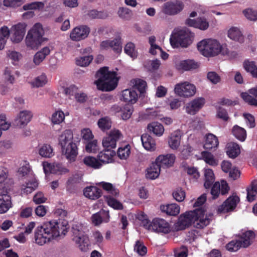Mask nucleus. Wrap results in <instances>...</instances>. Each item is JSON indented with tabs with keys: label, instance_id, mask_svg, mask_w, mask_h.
Instances as JSON below:
<instances>
[{
	"label": "nucleus",
	"instance_id": "2eb2a0df",
	"mask_svg": "<svg viewBox=\"0 0 257 257\" xmlns=\"http://www.w3.org/2000/svg\"><path fill=\"white\" fill-rule=\"evenodd\" d=\"M185 24L189 27L205 31L209 28V22L204 17H198L196 19L188 18L185 20Z\"/></svg>",
	"mask_w": 257,
	"mask_h": 257
},
{
	"label": "nucleus",
	"instance_id": "c85d7f7f",
	"mask_svg": "<svg viewBox=\"0 0 257 257\" xmlns=\"http://www.w3.org/2000/svg\"><path fill=\"white\" fill-rule=\"evenodd\" d=\"M11 207V197L7 194L0 195V214L7 212Z\"/></svg>",
	"mask_w": 257,
	"mask_h": 257
},
{
	"label": "nucleus",
	"instance_id": "473e14b6",
	"mask_svg": "<svg viewBox=\"0 0 257 257\" xmlns=\"http://www.w3.org/2000/svg\"><path fill=\"white\" fill-rule=\"evenodd\" d=\"M50 50L48 47L43 48L41 50L37 52L34 56L33 62L37 65H39L50 54Z\"/></svg>",
	"mask_w": 257,
	"mask_h": 257
},
{
	"label": "nucleus",
	"instance_id": "c03bdc74",
	"mask_svg": "<svg viewBox=\"0 0 257 257\" xmlns=\"http://www.w3.org/2000/svg\"><path fill=\"white\" fill-rule=\"evenodd\" d=\"M40 156L45 158H51L54 156L53 150L50 145L44 144L39 150Z\"/></svg>",
	"mask_w": 257,
	"mask_h": 257
},
{
	"label": "nucleus",
	"instance_id": "09e8293b",
	"mask_svg": "<svg viewBox=\"0 0 257 257\" xmlns=\"http://www.w3.org/2000/svg\"><path fill=\"white\" fill-rule=\"evenodd\" d=\"M201 156L205 162L210 165L215 166L217 165L218 161L214 159L213 155L207 151H203Z\"/></svg>",
	"mask_w": 257,
	"mask_h": 257
},
{
	"label": "nucleus",
	"instance_id": "13d9d810",
	"mask_svg": "<svg viewBox=\"0 0 257 257\" xmlns=\"http://www.w3.org/2000/svg\"><path fill=\"white\" fill-rule=\"evenodd\" d=\"M134 250L136 251L139 255L141 256L145 255L147 252V247L144 245L142 241L137 240L134 246Z\"/></svg>",
	"mask_w": 257,
	"mask_h": 257
},
{
	"label": "nucleus",
	"instance_id": "4d7b16f0",
	"mask_svg": "<svg viewBox=\"0 0 257 257\" xmlns=\"http://www.w3.org/2000/svg\"><path fill=\"white\" fill-rule=\"evenodd\" d=\"M93 59V58L92 55L80 57L76 59V63L77 65L82 67L86 66L90 63Z\"/></svg>",
	"mask_w": 257,
	"mask_h": 257
},
{
	"label": "nucleus",
	"instance_id": "de8ad7c7",
	"mask_svg": "<svg viewBox=\"0 0 257 257\" xmlns=\"http://www.w3.org/2000/svg\"><path fill=\"white\" fill-rule=\"evenodd\" d=\"M98 185L102 187V188L105 191H108L112 195L115 196H117L119 194V191L117 189L115 188L113 185L108 182H101L98 183Z\"/></svg>",
	"mask_w": 257,
	"mask_h": 257
},
{
	"label": "nucleus",
	"instance_id": "6ab92c4d",
	"mask_svg": "<svg viewBox=\"0 0 257 257\" xmlns=\"http://www.w3.org/2000/svg\"><path fill=\"white\" fill-rule=\"evenodd\" d=\"M219 141L217 137L211 133H208L205 136L203 148L205 150H215L218 148Z\"/></svg>",
	"mask_w": 257,
	"mask_h": 257
},
{
	"label": "nucleus",
	"instance_id": "680f3d73",
	"mask_svg": "<svg viewBox=\"0 0 257 257\" xmlns=\"http://www.w3.org/2000/svg\"><path fill=\"white\" fill-rule=\"evenodd\" d=\"M44 4L40 2H35L27 4L23 6V9L25 11L29 10H40L43 9Z\"/></svg>",
	"mask_w": 257,
	"mask_h": 257
},
{
	"label": "nucleus",
	"instance_id": "338daca9",
	"mask_svg": "<svg viewBox=\"0 0 257 257\" xmlns=\"http://www.w3.org/2000/svg\"><path fill=\"white\" fill-rule=\"evenodd\" d=\"M81 181V178L78 175H74L69 178L67 182V187L70 189L72 187H75Z\"/></svg>",
	"mask_w": 257,
	"mask_h": 257
},
{
	"label": "nucleus",
	"instance_id": "a878e982",
	"mask_svg": "<svg viewBox=\"0 0 257 257\" xmlns=\"http://www.w3.org/2000/svg\"><path fill=\"white\" fill-rule=\"evenodd\" d=\"M199 65L193 60L181 61L176 65V68L179 70L189 71L197 69Z\"/></svg>",
	"mask_w": 257,
	"mask_h": 257
},
{
	"label": "nucleus",
	"instance_id": "0e129e2a",
	"mask_svg": "<svg viewBox=\"0 0 257 257\" xmlns=\"http://www.w3.org/2000/svg\"><path fill=\"white\" fill-rule=\"evenodd\" d=\"M120 38L118 37L111 41L110 48L116 53H120L122 51Z\"/></svg>",
	"mask_w": 257,
	"mask_h": 257
},
{
	"label": "nucleus",
	"instance_id": "052dcab7",
	"mask_svg": "<svg viewBox=\"0 0 257 257\" xmlns=\"http://www.w3.org/2000/svg\"><path fill=\"white\" fill-rule=\"evenodd\" d=\"M117 13L120 18L125 20L130 19L132 16V11L127 8H119Z\"/></svg>",
	"mask_w": 257,
	"mask_h": 257
},
{
	"label": "nucleus",
	"instance_id": "4c0bfd02",
	"mask_svg": "<svg viewBox=\"0 0 257 257\" xmlns=\"http://www.w3.org/2000/svg\"><path fill=\"white\" fill-rule=\"evenodd\" d=\"M83 163L87 167L94 169H98L101 167L102 164L98 160L91 156H86L83 159Z\"/></svg>",
	"mask_w": 257,
	"mask_h": 257
},
{
	"label": "nucleus",
	"instance_id": "6e6552de",
	"mask_svg": "<svg viewBox=\"0 0 257 257\" xmlns=\"http://www.w3.org/2000/svg\"><path fill=\"white\" fill-rule=\"evenodd\" d=\"M175 92L179 96L188 97L194 95L196 92V87L188 82L177 84L174 89Z\"/></svg>",
	"mask_w": 257,
	"mask_h": 257
},
{
	"label": "nucleus",
	"instance_id": "37998d69",
	"mask_svg": "<svg viewBox=\"0 0 257 257\" xmlns=\"http://www.w3.org/2000/svg\"><path fill=\"white\" fill-rule=\"evenodd\" d=\"M60 164L52 165L48 162L43 163V169L46 174L48 173L57 174L60 171Z\"/></svg>",
	"mask_w": 257,
	"mask_h": 257
},
{
	"label": "nucleus",
	"instance_id": "e433bc0d",
	"mask_svg": "<svg viewBox=\"0 0 257 257\" xmlns=\"http://www.w3.org/2000/svg\"><path fill=\"white\" fill-rule=\"evenodd\" d=\"M233 135L241 142H244L246 138V132L245 130L237 125H235L232 128Z\"/></svg>",
	"mask_w": 257,
	"mask_h": 257
},
{
	"label": "nucleus",
	"instance_id": "ea45409f",
	"mask_svg": "<svg viewBox=\"0 0 257 257\" xmlns=\"http://www.w3.org/2000/svg\"><path fill=\"white\" fill-rule=\"evenodd\" d=\"M148 129L157 136H161L164 132L163 126L158 122H153L148 125Z\"/></svg>",
	"mask_w": 257,
	"mask_h": 257
},
{
	"label": "nucleus",
	"instance_id": "7c9ffc66",
	"mask_svg": "<svg viewBox=\"0 0 257 257\" xmlns=\"http://www.w3.org/2000/svg\"><path fill=\"white\" fill-rule=\"evenodd\" d=\"M160 209L162 212H165L167 214L171 216H176L180 212V207L175 203L168 204L167 205H161Z\"/></svg>",
	"mask_w": 257,
	"mask_h": 257
},
{
	"label": "nucleus",
	"instance_id": "a19ab883",
	"mask_svg": "<svg viewBox=\"0 0 257 257\" xmlns=\"http://www.w3.org/2000/svg\"><path fill=\"white\" fill-rule=\"evenodd\" d=\"M254 233L251 230H248L243 232L239 239L243 247H246L251 244V240L254 237Z\"/></svg>",
	"mask_w": 257,
	"mask_h": 257
},
{
	"label": "nucleus",
	"instance_id": "a211bd4d",
	"mask_svg": "<svg viewBox=\"0 0 257 257\" xmlns=\"http://www.w3.org/2000/svg\"><path fill=\"white\" fill-rule=\"evenodd\" d=\"M33 115L31 111L23 110L20 112L14 119L13 124L18 127H24L31 121Z\"/></svg>",
	"mask_w": 257,
	"mask_h": 257
},
{
	"label": "nucleus",
	"instance_id": "f257e3e1",
	"mask_svg": "<svg viewBox=\"0 0 257 257\" xmlns=\"http://www.w3.org/2000/svg\"><path fill=\"white\" fill-rule=\"evenodd\" d=\"M68 229V222L66 220L59 219L58 220L45 222L35 230V242L38 245H43L61 235H65Z\"/></svg>",
	"mask_w": 257,
	"mask_h": 257
},
{
	"label": "nucleus",
	"instance_id": "9b49d317",
	"mask_svg": "<svg viewBox=\"0 0 257 257\" xmlns=\"http://www.w3.org/2000/svg\"><path fill=\"white\" fill-rule=\"evenodd\" d=\"M194 211H189L181 214L176 223V226L179 230H184L193 224V218L195 217Z\"/></svg>",
	"mask_w": 257,
	"mask_h": 257
},
{
	"label": "nucleus",
	"instance_id": "aec40b11",
	"mask_svg": "<svg viewBox=\"0 0 257 257\" xmlns=\"http://www.w3.org/2000/svg\"><path fill=\"white\" fill-rule=\"evenodd\" d=\"M138 98L136 90L133 88L126 89L121 92V100L131 104L135 103Z\"/></svg>",
	"mask_w": 257,
	"mask_h": 257
},
{
	"label": "nucleus",
	"instance_id": "f3484780",
	"mask_svg": "<svg viewBox=\"0 0 257 257\" xmlns=\"http://www.w3.org/2000/svg\"><path fill=\"white\" fill-rule=\"evenodd\" d=\"M151 226L152 230L155 232L167 234L171 231L169 224L163 219H154L151 222Z\"/></svg>",
	"mask_w": 257,
	"mask_h": 257
},
{
	"label": "nucleus",
	"instance_id": "393cba45",
	"mask_svg": "<svg viewBox=\"0 0 257 257\" xmlns=\"http://www.w3.org/2000/svg\"><path fill=\"white\" fill-rule=\"evenodd\" d=\"M115 155V151L105 149L98 154L97 158L101 163L107 164L112 162L113 157Z\"/></svg>",
	"mask_w": 257,
	"mask_h": 257
},
{
	"label": "nucleus",
	"instance_id": "c9c22d12",
	"mask_svg": "<svg viewBox=\"0 0 257 257\" xmlns=\"http://www.w3.org/2000/svg\"><path fill=\"white\" fill-rule=\"evenodd\" d=\"M243 66L245 70L249 73L253 78L257 79V65L254 61L246 60L243 62Z\"/></svg>",
	"mask_w": 257,
	"mask_h": 257
},
{
	"label": "nucleus",
	"instance_id": "f8f14e48",
	"mask_svg": "<svg viewBox=\"0 0 257 257\" xmlns=\"http://www.w3.org/2000/svg\"><path fill=\"white\" fill-rule=\"evenodd\" d=\"M90 33V29L86 26H80L74 28L70 34L72 41H79L87 38Z\"/></svg>",
	"mask_w": 257,
	"mask_h": 257
},
{
	"label": "nucleus",
	"instance_id": "3c124183",
	"mask_svg": "<svg viewBox=\"0 0 257 257\" xmlns=\"http://www.w3.org/2000/svg\"><path fill=\"white\" fill-rule=\"evenodd\" d=\"M242 246L243 247V245L239 239L230 241L226 245V248L230 251H236Z\"/></svg>",
	"mask_w": 257,
	"mask_h": 257
},
{
	"label": "nucleus",
	"instance_id": "bb28decb",
	"mask_svg": "<svg viewBox=\"0 0 257 257\" xmlns=\"http://www.w3.org/2000/svg\"><path fill=\"white\" fill-rule=\"evenodd\" d=\"M160 171V165L156 163L155 162L152 163L147 169L146 178L152 180L155 179L159 177Z\"/></svg>",
	"mask_w": 257,
	"mask_h": 257
},
{
	"label": "nucleus",
	"instance_id": "864d4df0",
	"mask_svg": "<svg viewBox=\"0 0 257 257\" xmlns=\"http://www.w3.org/2000/svg\"><path fill=\"white\" fill-rule=\"evenodd\" d=\"M97 124L98 126L103 131L110 129L111 126V122L108 117L100 118Z\"/></svg>",
	"mask_w": 257,
	"mask_h": 257
},
{
	"label": "nucleus",
	"instance_id": "0eeeda50",
	"mask_svg": "<svg viewBox=\"0 0 257 257\" xmlns=\"http://www.w3.org/2000/svg\"><path fill=\"white\" fill-rule=\"evenodd\" d=\"M193 211L196 213L193 218V226L198 229H202L207 226L210 222V218L207 215H205L206 210L202 207L196 209Z\"/></svg>",
	"mask_w": 257,
	"mask_h": 257
},
{
	"label": "nucleus",
	"instance_id": "4468645a",
	"mask_svg": "<svg viewBox=\"0 0 257 257\" xmlns=\"http://www.w3.org/2000/svg\"><path fill=\"white\" fill-rule=\"evenodd\" d=\"M205 99L198 97L187 103L186 106V112L190 115H195L204 106Z\"/></svg>",
	"mask_w": 257,
	"mask_h": 257
},
{
	"label": "nucleus",
	"instance_id": "774afa93",
	"mask_svg": "<svg viewBox=\"0 0 257 257\" xmlns=\"http://www.w3.org/2000/svg\"><path fill=\"white\" fill-rule=\"evenodd\" d=\"M221 194L220 193V185L218 182H216L212 186L211 189V194L212 199H216Z\"/></svg>",
	"mask_w": 257,
	"mask_h": 257
},
{
	"label": "nucleus",
	"instance_id": "8fccbe9b",
	"mask_svg": "<svg viewBox=\"0 0 257 257\" xmlns=\"http://www.w3.org/2000/svg\"><path fill=\"white\" fill-rule=\"evenodd\" d=\"M105 199L107 204L114 209L121 210L123 209L122 204L114 198L109 195L106 196Z\"/></svg>",
	"mask_w": 257,
	"mask_h": 257
},
{
	"label": "nucleus",
	"instance_id": "b1692460",
	"mask_svg": "<svg viewBox=\"0 0 257 257\" xmlns=\"http://www.w3.org/2000/svg\"><path fill=\"white\" fill-rule=\"evenodd\" d=\"M14 32L11 37V40L16 43L20 42L23 39L25 30L22 24L16 25L13 30Z\"/></svg>",
	"mask_w": 257,
	"mask_h": 257
},
{
	"label": "nucleus",
	"instance_id": "20e7f679",
	"mask_svg": "<svg viewBox=\"0 0 257 257\" xmlns=\"http://www.w3.org/2000/svg\"><path fill=\"white\" fill-rule=\"evenodd\" d=\"M194 34L188 29H183L173 33L170 38V44L173 48L187 47L193 39Z\"/></svg>",
	"mask_w": 257,
	"mask_h": 257
},
{
	"label": "nucleus",
	"instance_id": "bf43d9fd",
	"mask_svg": "<svg viewBox=\"0 0 257 257\" xmlns=\"http://www.w3.org/2000/svg\"><path fill=\"white\" fill-rule=\"evenodd\" d=\"M174 198L178 202L183 201L186 196L185 192L181 188H176L172 193Z\"/></svg>",
	"mask_w": 257,
	"mask_h": 257
},
{
	"label": "nucleus",
	"instance_id": "58836bf2",
	"mask_svg": "<svg viewBox=\"0 0 257 257\" xmlns=\"http://www.w3.org/2000/svg\"><path fill=\"white\" fill-rule=\"evenodd\" d=\"M247 199L249 202H252L255 200L257 195V181L253 180L251 182L250 185L246 188Z\"/></svg>",
	"mask_w": 257,
	"mask_h": 257
},
{
	"label": "nucleus",
	"instance_id": "49530a36",
	"mask_svg": "<svg viewBox=\"0 0 257 257\" xmlns=\"http://www.w3.org/2000/svg\"><path fill=\"white\" fill-rule=\"evenodd\" d=\"M124 51L133 59H135L138 56V52L135 49V44L132 42H128L125 45Z\"/></svg>",
	"mask_w": 257,
	"mask_h": 257
},
{
	"label": "nucleus",
	"instance_id": "69168bd1",
	"mask_svg": "<svg viewBox=\"0 0 257 257\" xmlns=\"http://www.w3.org/2000/svg\"><path fill=\"white\" fill-rule=\"evenodd\" d=\"M241 97L249 105L257 107V99L249 95L247 92H242Z\"/></svg>",
	"mask_w": 257,
	"mask_h": 257
},
{
	"label": "nucleus",
	"instance_id": "f704fd0d",
	"mask_svg": "<svg viewBox=\"0 0 257 257\" xmlns=\"http://www.w3.org/2000/svg\"><path fill=\"white\" fill-rule=\"evenodd\" d=\"M228 36L230 39L240 43H242L244 41V37L240 31L235 27L231 28L228 30Z\"/></svg>",
	"mask_w": 257,
	"mask_h": 257
},
{
	"label": "nucleus",
	"instance_id": "9d476101",
	"mask_svg": "<svg viewBox=\"0 0 257 257\" xmlns=\"http://www.w3.org/2000/svg\"><path fill=\"white\" fill-rule=\"evenodd\" d=\"M122 135L117 130H112L109 135L102 141V145L105 149H110L116 147V142L120 139Z\"/></svg>",
	"mask_w": 257,
	"mask_h": 257
},
{
	"label": "nucleus",
	"instance_id": "f03ea898",
	"mask_svg": "<svg viewBox=\"0 0 257 257\" xmlns=\"http://www.w3.org/2000/svg\"><path fill=\"white\" fill-rule=\"evenodd\" d=\"M117 73L109 71L107 67L101 68L96 73L98 79L95 81L97 88L103 91H109L114 89L118 82Z\"/></svg>",
	"mask_w": 257,
	"mask_h": 257
},
{
	"label": "nucleus",
	"instance_id": "cd10ccee",
	"mask_svg": "<svg viewBox=\"0 0 257 257\" xmlns=\"http://www.w3.org/2000/svg\"><path fill=\"white\" fill-rule=\"evenodd\" d=\"M73 135L70 130L64 131L59 137V144L61 147L65 146L69 143L73 142Z\"/></svg>",
	"mask_w": 257,
	"mask_h": 257
},
{
	"label": "nucleus",
	"instance_id": "1a4fd4ad",
	"mask_svg": "<svg viewBox=\"0 0 257 257\" xmlns=\"http://www.w3.org/2000/svg\"><path fill=\"white\" fill-rule=\"evenodd\" d=\"M184 8V3L181 1H169L164 4L163 12L166 15L174 16L180 13Z\"/></svg>",
	"mask_w": 257,
	"mask_h": 257
},
{
	"label": "nucleus",
	"instance_id": "e2e57ef3",
	"mask_svg": "<svg viewBox=\"0 0 257 257\" xmlns=\"http://www.w3.org/2000/svg\"><path fill=\"white\" fill-rule=\"evenodd\" d=\"M245 17L250 21H254L257 20V11L252 9H246L242 12Z\"/></svg>",
	"mask_w": 257,
	"mask_h": 257
},
{
	"label": "nucleus",
	"instance_id": "a18cd8bd",
	"mask_svg": "<svg viewBox=\"0 0 257 257\" xmlns=\"http://www.w3.org/2000/svg\"><path fill=\"white\" fill-rule=\"evenodd\" d=\"M131 153V146L127 144L124 147H119L117 150V154L118 158L121 160H126Z\"/></svg>",
	"mask_w": 257,
	"mask_h": 257
},
{
	"label": "nucleus",
	"instance_id": "6e6d98bb",
	"mask_svg": "<svg viewBox=\"0 0 257 257\" xmlns=\"http://www.w3.org/2000/svg\"><path fill=\"white\" fill-rule=\"evenodd\" d=\"M133 110V106L132 105H125L121 110L122 119L123 120L129 119L132 114Z\"/></svg>",
	"mask_w": 257,
	"mask_h": 257
},
{
	"label": "nucleus",
	"instance_id": "39448f33",
	"mask_svg": "<svg viewBox=\"0 0 257 257\" xmlns=\"http://www.w3.org/2000/svg\"><path fill=\"white\" fill-rule=\"evenodd\" d=\"M198 50L206 57L214 56L218 55L221 50L222 47L216 40L204 39L197 44Z\"/></svg>",
	"mask_w": 257,
	"mask_h": 257
},
{
	"label": "nucleus",
	"instance_id": "2f4dec72",
	"mask_svg": "<svg viewBox=\"0 0 257 257\" xmlns=\"http://www.w3.org/2000/svg\"><path fill=\"white\" fill-rule=\"evenodd\" d=\"M240 153L239 146L235 143H228L226 147V154L229 157L236 158Z\"/></svg>",
	"mask_w": 257,
	"mask_h": 257
},
{
	"label": "nucleus",
	"instance_id": "412c9836",
	"mask_svg": "<svg viewBox=\"0 0 257 257\" xmlns=\"http://www.w3.org/2000/svg\"><path fill=\"white\" fill-rule=\"evenodd\" d=\"M175 156L173 154L161 155L159 156L156 159L155 162L160 165V168L169 167L171 166L174 163Z\"/></svg>",
	"mask_w": 257,
	"mask_h": 257
},
{
	"label": "nucleus",
	"instance_id": "423d86ee",
	"mask_svg": "<svg viewBox=\"0 0 257 257\" xmlns=\"http://www.w3.org/2000/svg\"><path fill=\"white\" fill-rule=\"evenodd\" d=\"M81 224H75L72 225L71 231L73 234V240L78 245L82 251H87L90 245L88 236L85 234Z\"/></svg>",
	"mask_w": 257,
	"mask_h": 257
},
{
	"label": "nucleus",
	"instance_id": "79ce46f5",
	"mask_svg": "<svg viewBox=\"0 0 257 257\" xmlns=\"http://www.w3.org/2000/svg\"><path fill=\"white\" fill-rule=\"evenodd\" d=\"M205 182L204 186L205 188H209L214 182L215 178L213 171L211 169H206L204 173Z\"/></svg>",
	"mask_w": 257,
	"mask_h": 257
},
{
	"label": "nucleus",
	"instance_id": "5701e85b",
	"mask_svg": "<svg viewBox=\"0 0 257 257\" xmlns=\"http://www.w3.org/2000/svg\"><path fill=\"white\" fill-rule=\"evenodd\" d=\"M141 141L144 148L147 151L155 150L156 142L155 140L149 134H144L141 136Z\"/></svg>",
	"mask_w": 257,
	"mask_h": 257
},
{
	"label": "nucleus",
	"instance_id": "4be33fe9",
	"mask_svg": "<svg viewBox=\"0 0 257 257\" xmlns=\"http://www.w3.org/2000/svg\"><path fill=\"white\" fill-rule=\"evenodd\" d=\"M84 195L92 200H95L99 198L102 194V191L100 189L96 186L86 187L83 191Z\"/></svg>",
	"mask_w": 257,
	"mask_h": 257
},
{
	"label": "nucleus",
	"instance_id": "c756f323",
	"mask_svg": "<svg viewBox=\"0 0 257 257\" xmlns=\"http://www.w3.org/2000/svg\"><path fill=\"white\" fill-rule=\"evenodd\" d=\"M181 138L180 131H176L172 133L168 141L169 147L173 150L177 149L180 146Z\"/></svg>",
	"mask_w": 257,
	"mask_h": 257
},
{
	"label": "nucleus",
	"instance_id": "72a5a7b5",
	"mask_svg": "<svg viewBox=\"0 0 257 257\" xmlns=\"http://www.w3.org/2000/svg\"><path fill=\"white\" fill-rule=\"evenodd\" d=\"M38 183L35 180H32L21 185V193L28 194L32 193L38 187Z\"/></svg>",
	"mask_w": 257,
	"mask_h": 257
},
{
	"label": "nucleus",
	"instance_id": "ddd939ff",
	"mask_svg": "<svg viewBox=\"0 0 257 257\" xmlns=\"http://www.w3.org/2000/svg\"><path fill=\"white\" fill-rule=\"evenodd\" d=\"M239 201V198L237 196H230L218 207L217 211L223 213L232 211L235 208Z\"/></svg>",
	"mask_w": 257,
	"mask_h": 257
},
{
	"label": "nucleus",
	"instance_id": "7ed1b4c3",
	"mask_svg": "<svg viewBox=\"0 0 257 257\" xmlns=\"http://www.w3.org/2000/svg\"><path fill=\"white\" fill-rule=\"evenodd\" d=\"M44 31L40 23L34 25L28 32L25 43L29 50H37L44 41Z\"/></svg>",
	"mask_w": 257,
	"mask_h": 257
},
{
	"label": "nucleus",
	"instance_id": "5fc2aeb1",
	"mask_svg": "<svg viewBox=\"0 0 257 257\" xmlns=\"http://www.w3.org/2000/svg\"><path fill=\"white\" fill-rule=\"evenodd\" d=\"M134 85L133 88L134 90L137 89L141 94L144 93L147 87L146 82L141 79L134 80Z\"/></svg>",
	"mask_w": 257,
	"mask_h": 257
},
{
	"label": "nucleus",
	"instance_id": "603ef678",
	"mask_svg": "<svg viewBox=\"0 0 257 257\" xmlns=\"http://www.w3.org/2000/svg\"><path fill=\"white\" fill-rule=\"evenodd\" d=\"M65 118L64 112L62 110L55 111L52 115L51 121L53 124H58L63 122Z\"/></svg>",
	"mask_w": 257,
	"mask_h": 257
},
{
	"label": "nucleus",
	"instance_id": "dca6fc26",
	"mask_svg": "<svg viewBox=\"0 0 257 257\" xmlns=\"http://www.w3.org/2000/svg\"><path fill=\"white\" fill-rule=\"evenodd\" d=\"M62 154L70 162L75 161L78 155V148L76 143H69L68 145L61 147Z\"/></svg>",
	"mask_w": 257,
	"mask_h": 257
}]
</instances>
